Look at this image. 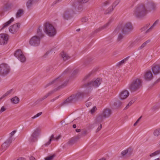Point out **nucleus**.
<instances>
[{
	"instance_id": "0eeeda50",
	"label": "nucleus",
	"mask_w": 160,
	"mask_h": 160,
	"mask_svg": "<svg viewBox=\"0 0 160 160\" xmlns=\"http://www.w3.org/2000/svg\"><path fill=\"white\" fill-rule=\"evenodd\" d=\"M10 70V67L6 63L0 64V75L5 76L7 75Z\"/></svg>"
},
{
	"instance_id": "5701e85b",
	"label": "nucleus",
	"mask_w": 160,
	"mask_h": 160,
	"mask_svg": "<svg viewBox=\"0 0 160 160\" xmlns=\"http://www.w3.org/2000/svg\"><path fill=\"white\" fill-rule=\"evenodd\" d=\"M81 138V135H78L77 136L73 138L70 139L68 142V144L70 145H72L76 142Z\"/></svg>"
},
{
	"instance_id": "79ce46f5",
	"label": "nucleus",
	"mask_w": 160,
	"mask_h": 160,
	"mask_svg": "<svg viewBox=\"0 0 160 160\" xmlns=\"http://www.w3.org/2000/svg\"><path fill=\"white\" fill-rule=\"evenodd\" d=\"M88 20V18L87 17H83L81 19V21L82 22H87V21Z\"/></svg>"
},
{
	"instance_id": "864d4df0",
	"label": "nucleus",
	"mask_w": 160,
	"mask_h": 160,
	"mask_svg": "<svg viewBox=\"0 0 160 160\" xmlns=\"http://www.w3.org/2000/svg\"><path fill=\"white\" fill-rule=\"evenodd\" d=\"M92 74V73H89L88 75H86L83 79V80L84 81H86L87 79H88L89 78L90 76Z\"/></svg>"
},
{
	"instance_id": "412c9836",
	"label": "nucleus",
	"mask_w": 160,
	"mask_h": 160,
	"mask_svg": "<svg viewBox=\"0 0 160 160\" xmlns=\"http://www.w3.org/2000/svg\"><path fill=\"white\" fill-rule=\"evenodd\" d=\"M132 152L133 150L131 148H128L122 152L121 154L122 157H123L125 155L129 156L132 154Z\"/></svg>"
},
{
	"instance_id": "423d86ee",
	"label": "nucleus",
	"mask_w": 160,
	"mask_h": 160,
	"mask_svg": "<svg viewBox=\"0 0 160 160\" xmlns=\"http://www.w3.org/2000/svg\"><path fill=\"white\" fill-rule=\"evenodd\" d=\"M133 28L131 22H128L123 24L121 27V31L125 35L129 34L133 30Z\"/></svg>"
},
{
	"instance_id": "ddd939ff",
	"label": "nucleus",
	"mask_w": 160,
	"mask_h": 160,
	"mask_svg": "<svg viewBox=\"0 0 160 160\" xmlns=\"http://www.w3.org/2000/svg\"><path fill=\"white\" fill-rule=\"evenodd\" d=\"M113 19L112 18H110L108 22L106 24L96 29L92 33L94 34L95 33H97L102 30L106 29L110 25L111 22L113 21Z\"/></svg>"
},
{
	"instance_id": "6e6d98bb",
	"label": "nucleus",
	"mask_w": 160,
	"mask_h": 160,
	"mask_svg": "<svg viewBox=\"0 0 160 160\" xmlns=\"http://www.w3.org/2000/svg\"><path fill=\"white\" fill-rule=\"evenodd\" d=\"M16 130H14L13 131H12L10 133V136L9 138H10L11 137V138L12 139V136L16 132Z\"/></svg>"
},
{
	"instance_id": "774afa93",
	"label": "nucleus",
	"mask_w": 160,
	"mask_h": 160,
	"mask_svg": "<svg viewBox=\"0 0 160 160\" xmlns=\"http://www.w3.org/2000/svg\"><path fill=\"white\" fill-rule=\"evenodd\" d=\"M17 160H26V159L23 158H20Z\"/></svg>"
},
{
	"instance_id": "13d9d810",
	"label": "nucleus",
	"mask_w": 160,
	"mask_h": 160,
	"mask_svg": "<svg viewBox=\"0 0 160 160\" xmlns=\"http://www.w3.org/2000/svg\"><path fill=\"white\" fill-rule=\"evenodd\" d=\"M8 26H9V25L6 22L5 23L3 24V26L2 28V29H3L7 27Z\"/></svg>"
},
{
	"instance_id": "393cba45",
	"label": "nucleus",
	"mask_w": 160,
	"mask_h": 160,
	"mask_svg": "<svg viewBox=\"0 0 160 160\" xmlns=\"http://www.w3.org/2000/svg\"><path fill=\"white\" fill-rule=\"evenodd\" d=\"M121 105V102L119 100H117L114 103L112 107L113 109H116L118 108Z\"/></svg>"
},
{
	"instance_id": "680f3d73",
	"label": "nucleus",
	"mask_w": 160,
	"mask_h": 160,
	"mask_svg": "<svg viewBox=\"0 0 160 160\" xmlns=\"http://www.w3.org/2000/svg\"><path fill=\"white\" fill-rule=\"evenodd\" d=\"M62 1V0H56L52 4L54 5V4H56L60 2H61Z\"/></svg>"
},
{
	"instance_id": "72a5a7b5",
	"label": "nucleus",
	"mask_w": 160,
	"mask_h": 160,
	"mask_svg": "<svg viewBox=\"0 0 160 160\" xmlns=\"http://www.w3.org/2000/svg\"><path fill=\"white\" fill-rule=\"evenodd\" d=\"M114 8L113 6L110 7L107 10H106L104 12V14H107L110 13L113 10Z\"/></svg>"
},
{
	"instance_id": "4c0bfd02",
	"label": "nucleus",
	"mask_w": 160,
	"mask_h": 160,
	"mask_svg": "<svg viewBox=\"0 0 160 160\" xmlns=\"http://www.w3.org/2000/svg\"><path fill=\"white\" fill-rule=\"evenodd\" d=\"M150 42V40H148L144 42L139 48L140 49H142L144 48L146 45L149 42Z\"/></svg>"
},
{
	"instance_id": "338daca9",
	"label": "nucleus",
	"mask_w": 160,
	"mask_h": 160,
	"mask_svg": "<svg viewBox=\"0 0 160 160\" xmlns=\"http://www.w3.org/2000/svg\"><path fill=\"white\" fill-rule=\"evenodd\" d=\"M134 101L132 100L129 102L128 104L129 105L131 106L133 103H134Z\"/></svg>"
},
{
	"instance_id": "5fc2aeb1",
	"label": "nucleus",
	"mask_w": 160,
	"mask_h": 160,
	"mask_svg": "<svg viewBox=\"0 0 160 160\" xmlns=\"http://www.w3.org/2000/svg\"><path fill=\"white\" fill-rule=\"evenodd\" d=\"M92 103L91 102H89V100L87 101L86 103V105L87 107H88L91 105Z\"/></svg>"
},
{
	"instance_id": "3c124183",
	"label": "nucleus",
	"mask_w": 160,
	"mask_h": 160,
	"mask_svg": "<svg viewBox=\"0 0 160 160\" xmlns=\"http://www.w3.org/2000/svg\"><path fill=\"white\" fill-rule=\"evenodd\" d=\"M120 0H116L113 3L112 6H114V8L117 6L120 2Z\"/></svg>"
},
{
	"instance_id": "6ab92c4d",
	"label": "nucleus",
	"mask_w": 160,
	"mask_h": 160,
	"mask_svg": "<svg viewBox=\"0 0 160 160\" xmlns=\"http://www.w3.org/2000/svg\"><path fill=\"white\" fill-rule=\"evenodd\" d=\"M129 92L126 90L122 91L119 94V97L121 99L123 100L126 99L129 95Z\"/></svg>"
},
{
	"instance_id": "37998d69",
	"label": "nucleus",
	"mask_w": 160,
	"mask_h": 160,
	"mask_svg": "<svg viewBox=\"0 0 160 160\" xmlns=\"http://www.w3.org/2000/svg\"><path fill=\"white\" fill-rule=\"evenodd\" d=\"M10 6L9 5H6L3 8V10L4 11H6L9 10L10 8Z\"/></svg>"
},
{
	"instance_id": "20e7f679",
	"label": "nucleus",
	"mask_w": 160,
	"mask_h": 160,
	"mask_svg": "<svg viewBox=\"0 0 160 160\" xmlns=\"http://www.w3.org/2000/svg\"><path fill=\"white\" fill-rule=\"evenodd\" d=\"M44 31L46 34L50 37H54L56 33L54 26L48 22H46L44 24Z\"/></svg>"
},
{
	"instance_id": "09e8293b",
	"label": "nucleus",
	"mask_w": 160,
	"mask_h": 160,
	"mask_svg": "<svg viewBox=\"0 0 160 160\" xmlns=\"http://www.w3.org/2000/svg\"><path fill=\"white\" fill-rule=\"evenodd\" d=\"M110 3V1L109 0H108L105 1L103 3V5L104 6H105L108 5Z\"/></svg>"
},
{
	"instance_id": "f3484780",
	"label": "nucleus",
	"mask_w": 160,
	"mask_h": 160,
	"mask_svg": "<svg viewBox=\"0 0 160 160\" xmlns=\"http://www.w3.org/2000/svg\"><path fill=\"white\" fill-rule=\"evenodd\" d=\"M12 138L11 137L9 138L2 145L1 150L4 151L7 149L8 147L10 146L12 142Z\"/></svg>"
},
{
	"instance_id": "aec40b11",
	"label": "nucleus",
	"mask_w": 160,
	"mask_h": 160,
	"mask_svg": "<svg viewBox=\"0 0 160 160\" xmlns=\"http://www.w3.org/2000/svg\"><path fill=\"white\" fill-rule=\"evenodd\" d=\"M105 119L103 116L100 113L96 116L95 119L94 123L96 124H100Z\"/></svg>"
},
{
	"instance_id": "f704fd0d",
	"label": "nucleus",
	"mask_w": 160,
	"mask_h": 160,
	"mask_svg": "<svg viewBox=\"0 0 160 160\" xmlns=\"http://www.w3.org/2000/svg\"><path fill=\"white\" fill-rule=\"evenodd\" d=\"M55 137H54V135L52 134L50 138L49 141L47 143L45 144L44 145L45 146H47L48 145H49L50 144L52 140H55Z\"/></svg>"
},
{
	"instance_id": "2f4dec72",
	"label": "nucleus",
	"mask_w": 160,
	"mask_h": 160,
	"mask_svg": "<svg viewBox=\"0 0 160 160\" xmlns=\"http://www.w3.org/2000/svg\"><path fill=\"white\" fill-rule=\"evenodd\" d=\"M14 90L12 89H11V90L7 91L4 95H3L1 98V99H2L3 98H4L5 97L8 96V95H9L12 93H14Z\"/></svg>"
},
{
	"instance_id": "a211bd4d",
	"label": "nucleus",
	"mask_w": 160,
	"mask_h": 160,
	"mask_svg": "<svg viewBox=\"0 0 160 160\" xmlns=\"http://www.w3.org/2000/svg\"><path fill=\"white\" fill-rule=\"evenodd\" d=\"M112 112L111 110L108 108H106L103 110L101 114L105 118H108L112 114Z\"/></svg>"
},
{
	"instance_id": "7ed1b4c3",
	"label": "nucleus",
	"mask_w": 160,
	"mask_h": 160,
	"mask_svg": "<svg viewBox=\"0 0 160 160\" xmlns=\"http://www.w3.org/2000/svg\"><path fill=\"white\" fill-rule=\"evenodd\" d=\"M84 95L83 92H79L73 94L67 98L63 103V105L69 103H75L78 101L81 98H82Z\"/></svg>"
},
{
	"instance_id": "0e129e2a",
	"label": "nucleus",
	"mask_w": 160,
	"mask_h": 160,
	"mask_svg": "<svg viewBox=\"0 0 160 160\" xmlns=\"http://www.w3.org/2000/svg\"><path fill=\"white\" fill-rule=\"evenodd\" d=\"M155 153L156 154V155H158L160 154V149L156 151L155 152Z\"/></svg>"
},
{
	"instance_id": "4d7b16f0",
	"label": "nucleus",
	"mask_w": 160,
	"mask_h": 160,
	"mask_svg": "<svg viewBox=\"0 0 160 160\" xmlns=\"http://www.w3.org/2000/svg\"><path fill=\"white\" fill-rule=\"evenodd\" d=\"M87 133V131L86 130L84 131L83 132H81V134L80 135L81 136V137H82V136H85L86 135ZM80 135V134H79Z\"/></svg>"
},
{
	"instance_id": "e2e57ef3",
	"label": "nucleus",
	"mask_w": 160,
	"mask_h": 160,
	"mask_svg": "<svg viewBox=\"0 0 160 160\" xmlns=\"http://www.w3.org/2000/svg\"><path fill=\"white\" fill-rule=\"evenodd\" d=\"M159 108L157 106H154L152 108V110H156L158 109Z\"/></svg>"
},
{
	"instance_id": "f257e3e1",
	"label": "nucleus",
	"mask_w": 160,
	"mask_h": 160,
	"mask_svg": "<svg viewBox=\"0 0 160 160\" xmlns=\"http://www.w3.org/2000/svg\"><path fill=\"white\" fill-rule=\"evenodd\" d=\"M157 9V4L152 1H148L145 3H140L136 6L133 12V15L136 18L145 17L148 12L155 11Z\"/></svg>"
},
{
	"instance_id": "4468645a",
	"label": "nucleus",
	"mask_w": 160,
	"mask_h": 160,
	"mask_svg": "<svg viewBox=\"0 0 160 160\" xmlns=\"http://www.w3.org/2000/svg\"><path fill=\"white\" fill-rule=\"evenodd\" d=\"M40 133L38 128H37L33 132L29 138V141L31 142H35L37 140L38 137Z\"/></svg>"
},
{
	"instance_id": "052dcab7",
	"label": "nucleus",
	"mask_w": 160,
	"mask_h": 160,
	"mask_svg": "<svg viewBox=\"0 0 160 160\" xmlns=\"http://www.w3.org/2000/svg\"><path fill=\"white\" fill-rule=\"evenodd\" d=\"M99 124H100V125H99V127H98V128L97 129V130H96V132H98L102 128V124L101 123H100Z\"/></svg>"
},
{
	"instance_id": "a878e982",
	"label": "nucleus",
	"mask_w": 160,
	"mask_h": 160,
	"mask_svg": "<svg viewBox=\"0 0 160 160\" xmlns=\"http://www.w3.org/2000/svg\"><path fill=\"white\" fill-rule=\"evenodd\" d=\"M78 3L75 0L71 1V4L72 5V7L70 8H69L70 9H72L74 11H74L75 9L76 6L78 5Z\"/></svg>"
},
{
	"instance_id": "a18cd8bd",
	"label": "nucleus",
	"mask_w": 160,
	"mask_h": 160,
	"mask_svg": "<svg viewBox=\"0 0 160 160\" xmlns=\"http://www.w3.org/2000/svg\"><path fill=\"white\" fill-rule=\"evenodd\" d=\"M89 0H78V3H85L88 2Z\"/></svg>"
},
{
	"instance_id": "cd10ccee",
	"label": "nucleus",
	"mask_w": 160,
	"mask_h": 160,
	"mask_svg": "<svg viewBox=\"0 0 160 160\" xmlns=\"http://www.w3.org/2000/svg\"><path fill=\"white\" fill-rule=\"evenodd\" d=\"M61 55L64 61H65L69 59L70 57L66 53L62 52H61Z\"/></svg>"
},
{
	"instance_id": "dca6fc26",
	"label": "nucleus",
	"mask_w": 160,
	"mask_h": 160,
	"mask_svg": "<svg viewBox=\"0 0 160 160\" xmlns=\"http://www.w3.org/2000/svg\"><path fill=\"white\" fill-rule=\"evenodd\" d=\"M20 26V24L19 23H17L11 25L9 28V31L12 33H14L18 31Z\"/></svg>"
},
{
	"instance_id": "c03bdc74",
	"label": "nucleus",
	"mask_w": 160,
	"mask_h": 160,
	"mask_svg": "<svg viewBox=\"0 0 160 160\" xmlns=\"http://www.w3.org/2000/svg\"><path fill=\"white\" fill-rule=\"evenodd\" d=\"M14 20V19L13 18H12L9 21L6 22L9 25V26Z\"/></svg>"
},
{
	"instance_id": "39448f33",
	"label": "nucleus",
	"mask_w": 160,
	"mask_h": 160,
	"mask_svg": "<svg viewBox=\"0 0 160 160\" xmlns=\"http://www.w3.org/2000/svg\"><path fill=\"white\" fill-rule=\"evenodd\" d=\"M68 81H65L62 84L59 85L58 88L53 91H51L47 93L45 95L43 96L42 98L38 99L35 102L36 104H37L40 102L42 101L43 100L47 98L49 96L52 94L55 91H57L60 89L62 88L66 87L68 84Z\"/></svg>"
},
{
	"instance_id": "ea45409f",
	"label": "nucleus",
	"mask_w": 160,
	"mask_h": 160,
	"mask_svg": "<svg viewBox=\"0 0 160 160\" xmlns=\"http://www.w3.org/2000/svg\"><path fill=\"white\" fill-rule=\"evenodd\" d=\"M150 24L149 23H147L145 25V26L141 28V30L142 32L146 30L149 26Z\"/></svg>"
},
{
	"instance_id": "4be33fe9",
	"label": "nucleus",
	"mask_w": 160,
	"mask_h": 160,
	"mask_svg": "<svg viewBox=\"0 0 160 160\" xmlns=\"http://www.w3.org/2000/svg\"><path fill=\"white\" fill-rule=\"evenodd\" d=\"M152 69L155 75L158 74L160 72V65H153Z\"/></svg>"
},
{
	"instance_id": "473e14b6",
	"label": "nucleus",
	"mask_w": 160,
	"mask_h": 160,
	"mask_svg": "<svg viewBox=\"0 0 160 160\" xmlns=\"http://www.w3.org/2000/svg\"><path fill=\"white\" fill-rule=\"evenodd\" d=\"M129 57H128L126 58H124V59L122 60L121 61L118 62L116 65V66L118 67H119L121 65L123 64L126 61H127L128 58H129Z\"/></svg>"
},
{
	"instance_id": "e433bc0d",
	"label": "nucleus",
	"mask_w": 160,
	"mask_h": 160,
	"mask_svg": "<svg viewBox=\"0 0 160 160\" xmlns=\"http://www.w3.org/2000/svg\"><path fill=\"white\" fill-rule=\"evenodd\" d=\"M33 0H28L26 3L27 8H29L32 5V2Z\"/></svg>"
},
{
	"instance_id": "8fccbe9b",
	"label": "nucleus",
	"mask_w": 160,
	"mask_h": 160,
	"mask_svg": "<svg viewBox=\"0 0 160 160\" xmlns=\"http://www.w3.org/2000/svg\"><path fill=\"white\" fill-rule=\"evenodd\" d=\"M97 110V108L96 106L93 107L92 108L90 111L91 113H93L95 112V111Z\"/></svg>"
},
{
	"instance_id": "c756f323",
	"label": "nucleus",
	"mask_w": 160,
	"mask_h": 160,
	"mask_svg": "<svg viewBox=\"0 0 160 160\" xmlns=\"http://www.w3.org/2000/svg\"><path fill=\"white\" fill-rule=\"evenodd\" d=\"M11 102L14 104L18 103L19 101V99L16 96L10 99Z\"/></svg>"
},
{
	"instance_id": "c9c22d12",
	"label": "nucleus",
	"mask_w": 160,
	"mask_h": 160,
	"mask_svg": "<svg viewBox=\"0 0 160 160\" xmlns=\"http://www.w3.org/2000/svg\"><path fill=\"white\" fill-rule=\"evenodd\" d=\"M153 134L155 136L158 137L160 135V128L155 129L153 132Z\"/></svg>"
},
{
	"instance_id": "603ef678",
	"label": "nucleus",
	"mask_w": 160,
	"mask_h": 160,
	"mask_svg": "<svg viewBox=\"0 0 160 160\" xmlns=\"http://www.w3.org/2000/svg\"><path fill=\"white\" fill-rule=\"evenodd\" d=\"M42 112H40L37 114L36 115L34 116L33 117H32V118L34 119L36 118H37L40 116L42 114Z\"/></svg>"
},
{
	"instance_id": "b1692460",
	"label": "nucleus",
	"mask_w": 160,
	"mask_h": 160,
	"mask_svg": "<svg viewBox=\"0 0 160 160\" xmlns=\"http://www.w3.org/2000/svg\"><path fill=\"white\" fill-rule=\"evenodd\" d=\"M144 78L147 80L149 81L153 78V75L150 71H148L144 75Z\"/></svg>"
},
{
	"instance_id": "f8f14e48",
	"label": "nucleus",
	"mask_w": 160,
	"mask_h": 160,
	"mask_svg": "<svg viewBox=\"0 0 160 160\" xmlns=\"http://www.w3.org/2000/svg\"><path fill=\"white\" fill-rule=\"evenodd\" d=\"M9 39V36L6 33L0 34V45H4L6 44Z\"/></svg>"
},
{
	"instance_id": "c85d7f7f",
	"label": "nucleus",
	"mask_w": 160,
	"mask_h": 160,
	"mask_svg": "<svg viewBox=\"0 0 160 160\" xmlns=\"http://www.w3.org/2000/svg\"><path fill=\"white\" fill-rule=\"evenodd\" d=\"M42 27L39 26L37 31V34L38 35L37 36L40 37L41 38L43 37L44 36V35L42 32Z\"/></svg>"
},
{
	"instance_id": "49530a36",
	"label": "nucleus",
	"mask_w": 160,
	"mask_h": 160,
	"mask_svg": "<svg viewBox=\"0 0 160 160\" xmlns=\"http://www.w3.org/2000/svg\"><path fill=\"white\" fill-rule=\"evenodd\" d=\"M71 71V69H70V68H68L65 70V71L62 73V74L63 75L69 72H70Z\"/></svg>"
},
{
	"instance_id": "bf43d9fd",
	"label": "nucleus",
	"mask_w": 160,
	"mask_h": 160,
	"mask_svg": "<svg viewBox=\"0 0 160 160\" xmlns=\"http://www.w3.org/2000/svg\"><path fill=\"white\" fill-rule=\"evenodd\" d=\"M6 110V108L3 106L2 107L0 110V113H2V112L5 111Z\"/></svg>"
},
{
	"instance_id": "7c9ffc66",
	"label": "nucleus",
	"mask_w": 160,
	"mask_h": 160,
	"mask_svg": "<svg viewBox=\"0 0 160 160\" xmlns=\"http://www.w3.org/2000/svg\"><path fill=\"white\" fill-rule=\"evenodd\" d=\"M159 22V20H156L153 23V24L150 27V28L148 29L146 31V33H148L150 32L153 28L156 26L158 24Z\"/></svg>"
},
{
	"instance_id": "69168bd1",
	"label": "nucleus",
	"mask_w": 160,
	"mask_h": 160,
	"mask_svg": "<svg viewBox=\"0 0 160 160\" xmlns=\"http://www.w3.org/2000/svg\"><path fill=\"white\" fill-rule=\"evenodd\" d=\"M155 156H156V155L154 152L150 154V155H149V156L150 157H152Z\"/></svg>"
},
{
	"instance_id": "de8ad7c7",
	"label": "nucleus",
	"mask_w": 160,
	"mask_h": 160,
	"mask_svg": "<svg viewBox=\"0 0 160 160\" xmlns=\"http://www.w3.org/2000/svg\"><path fill=\"white\" fill-rule=\"evenodd\" d=\"M79 72L78 69H76L73 71L72 73V76H74V75H76Z\"/></svg>"
},
{
	"instance_id": "bb28decb",
	"label": "nucleus",
	"mask_w": 160,
	"mask_h": 160,
	"mask_svg": "<svg viewBox=\"0 0 160 160\" xmlns=\"http://www.w3.org/2000/svg\"><path fill=\"white\" fill-rule=\"evenodd\" d=\"M24 14V10L22 9H19L17 11L16 16V18H18L22 16Z\"/></svg>"
},
{
	"instance_id": "6e6552de",
	"label": "nucleus",
	"mask_w": 160,
	"mask_h": 160,
	"mask_svg": "<svg viewBox=\"0 0 160 160\" xmlns=\"http://www.w3.org/2000/svg\"><path fill=\"white\" fill-rule=\"evenodd\" d=\"M74 13L73 10L67 8L64 11L62 16L64 19L68 20L72 17L73 14Z\"/></svg>"
},
{
	"instance_id": "2eb2a0df",
	"label": "nucleus",
	"mask_w": 160,
	"mask_h": 160,
	"mask_svg": "<svg viewBox=\"0 0 160 160\" xmlns=\"http://www.w3.org/2000/svg\"><path fill=\"white\" fill-rule=\"evenodd\" d=\"M61 76L57 78L54 80L52 81L51 82L48 83L45 86V88H46L48 86L52 84H53L54 85L57 86L59 85L61 83V82L63 80V79L61 78Z\"/></svg>"
},
{
	"instance_id": "9b49d317",
	"label": "nucleus",
	"mask_w": 160,
	"mask_h": 160,
	"mask_svg": "<svg viewBox=\"0 0 160 160\" xmlns=\"http://www.w3.org/2000/svg\"><path fill=\"white\" fill-rule=\"evenodd\" d=\"M101 80L99 78H97L94 81H91L87 83L84 84L85 87H91L92 86L94 87H98L101 84Z\"/></svg>"
},
{
	"instance_id": "a19ab883",
	"label": "nucleus",
	"mask_w": 160,
	"mask_h": 160,
	"mask_svg": "<svg viewBox=\"0 0 160 160\" xmlns=\"http://www.w3.org/2000/svg\"><path fill=\"white\" fill-rule=\"evenodd\" d=\"M124 36L121 33H120L118 36V40L120 41L122 40Z\"/></svg>"
},
{
	"instance_id": "1a4fd4ad",
	"label": "nucleus",
	"mask_w": 160,
	"mask_h": 160,
	"mask_svg": "<svg viewBox=\"0 0 160 160\" xmlns=\"http://www.w3.org/2000/svg\"><path fill=\"white\" fill-rule=\"evenodd\" d=\"M41 38L39 37L36 35L34 36L30 39L29 43L31 46H37L40 43Z\"/></svg>"
},
{
	"instance_id": "58836bf2",
	"label": "nucleus",
	"mask_w": 160,
	"mask_h": 160,
	"mask_svg": "<svg viewBox=\"0 0 160 160\" xmlns=\"http://www.w3.org/2000/svg\"><path fill=\"white\" fill-rule=\"evenodd\" d=\"M56 156V155L55 154H53L46 157L45 159V160H52Z\"/></svg>"
},
{
	"instance_id": "f03ea898",
	"label": "nucleus",
	"mask_w": 160,
	"mask_h": 160,
	"mask_svg": "<svg viewBox=\"0 0 160 160\" xmlns=\"http://www.w3.org/2000/svg\"><path fill=\"white\" fill-rule=\"evenodd\" d=\"M142 86V81L141 79L136 78L133 80L129 84L128 89L131 92L137 91Z\"/></svg>"
},
{
	"instance_id": "9d476101",
	"label": "nucleus",
	"mask_w": 160,
	"mask_h": 160,
	"mask_svg": "<svg viewBox=\"0 0 160 160\" xmlns=\"http://www.w3.org/2000/svg\"><path fill=\"white\" fill-rule=\"evenodd\" d=\"M14 55L22 62H25L26 60V58L20 49L17 50L14 53Z\"/></svg>"
}]
</instances>
